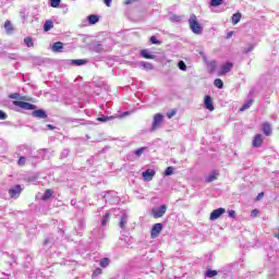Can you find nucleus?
I'll use <instances>...</instances> for the list:
<instances>
[{
  "instance_id": "nucleus-1",
  "label": "nucleus",
  "mask_w": 279,
  "mask_h": 279,
  "mask_svg": "<svg viewBox=\"0 0 279 279\" xmlns=\"http://www.w3.org/2000/svg\"><path fill=\"white\" fill-rule=\"evenodd\" d=\"M190 29L193 32V34H202V24L197 22V16L195 14H192L189 20Z\"/></svg>"
},
{
  "instance_id": "nucleus-2",
  "label": "nucleus",
  "mask_w": 279,
  "mask_h": 279,
  "mask_svg": "<svg viewBox=\"0 0 279 279\" xmlns=\"http://www.w3.org/2000/svg\"><path fill=\"white\" fill-rule=\"evenodd\" d=\"M13 106H16L17 108H22V110H36L35 105H32L29 102H25L23 100H14Z\"/></svg>"
},
{
  "instance_id": "nucleus-3",
  "label": "nucleus",
  "mask_w": 279,
  "mask_h": 279,
  "mask_svg": "<svg viewBox=\"0 0 279 279\" xmlns=\"http://www.w3.org/2000/svg\"><path fill=\"white\" fill-rule=\"evenodd\" d=\"M165 121V117L162 113H156L153 118V125H151V131H156L157 128H160L162 125V122Z\"/></svg>"
},
{
  "instance_id": "nucleus-4",
  "label": "nucleus",
  "mask_w": 279,
  "mask_h": 279,
  "mask_svg": "<svg viewBox=\"0 0 279 279\" xmlns=\"http://www.w3.org/2000/svg\"><path fill=\"white\" fill-rule=\"evenodd\" d=\"M21 193H23V187L19 184L9 190V195L12 199H19V197H21Z\"/></svg>"
},
{
  "instance_id": "nucleus-5",
  "label": "nucleus",
  "mask_w": 279,
  "mask_h": 279,
  "mask_svg": "<svg viewBox=\"0 0 279 279\" xmlns=\"http://www.w3.org/2000/svg\"><path fill=\"white\" fill-rule=\"evenodd\" d=\"M151 213L155 219H160V217H165V214L167 213V207L165 205H161L159 208H153Z\"/></svg>"
},
{
  "instance_id": "nucleus-6",
  "label": "nucleus",
  "mask_w": 279,
  "mask_h": 279,
  "mask_svg": "<svg viewBox=\"0 0 279 279\" xmlns=\"http://www.w3.org/2000/svg\"><path fill=\"white\" fill-rule=\"evenodd\" d=\"M160 232H162V223H155L150 231L151 239H157V236H160Z\"/></svg>"
},
{
  "instance_id": "nucleus-7",
  "label": "nucleus",
  "mask_w": 279,
  "mask_h": 279,
  "mask_svg": "<svg viewBox=\"0 0 279 279\" xmlns=\"http://www.w3.org/2000/svg\"><path fill=\"white\" fill-rule=\"evenodd\" d=\"M225 214H226V208L220 207L210 213L209 219L210 221H216V219H219V217H221V215H225Z\"/></svg>"
},
{
  "instance_id": "nucleus-8",
  "label": "nucleus",
  "mask_w": 279,
  "mask_h": 279,
  "mask_svg": "<svg viewBox=\"0 0 279 279\" xmlns=\"http://www.w3.org/2000/svg\"><path fill=\"white\" fill-rule=\"evenodd\" d=\"M234 66V63L227 62L221 65L220 71L218 72V75H226V73H230Z\"/></svg>"
},
{
  "instance_id": "nucleus-9",
  "label": "nucleus",
  "mask_w": 279,
  "mask_h": 279,
  "mask_svg": "<svg viewBox=\"0 0 279 279\" xmlns=\"http://www.w3.org/2000/svg\"><path fill=\"white\" fill-rule=\"evenodd\" d=\"M145 182H151L154 180V175H156V170L147 169L142 173Z\"/></svg>"
},
{
  "instance_id": "nucleus-10",
  "label": "nucleus",
  "mask_w": 279,
  "mask_h": 279,
  "mask_svg": "<svg viewBox=\"0 0 279 279\" xmlns=\"http://www.w3.org/2000/svg\"><path fill=\"white\" fill-rule=\"evenodd\" d=\"M262 132L265 136H271L274 130L271 129V123L265 122L262 124Z\"/></svg>"
},
{
  "instance_id": "nucleus-11",
  "label": "nucleus",
  "mask_w": 279,
  "mask_h": 279,
  "mask_svg": "<svg viewBox=\"0 0 279 279\" xmlns=\"http://www.w3.org/2000/svg\"><path fill=\"white\" fill-rule=\"evenodd\" d=\"M205 108L206 110H209V112H213L215 110V105L213 104V97L205 96Z\"/></svg>"
},
{
  "instance_id": "nucleus-12",
  "label": "nucleus",
  "mask_w": 279,
  "mask_h": 279,
  "mask_svg": "<svg viewBox=\"0 0 279 279\" xmlns=\"http://www.w3.org/2000/svg\"><path fill=\"white\" fill-rule=\"evenodd\" d=\"M263 135L262 134H256L254 137H253V141H252V147H260L263 145Z\"/></svg>"
},
{
  "instance_id": "nucleus-13",
  "label": "nucleus",
  "mask_w": 279,
  "mask_h": 279,
  "mask_svg": "<svg viewBox=\"0 0 279 279\" xmlns=\"http://www.w3.org/2000/svg\"><path fill=\"white\" fill-rule=\"evenodd\" d=\"M9 97H10V99H19V101H32L31 98L21 96V94H19V93L10 94Z\"/></svg>"
},
{
  "instance_id": "nucleus-14",
  "label": "nucleus",
  "mask_w": 279,
  "mask_h": 279,
  "mask_svg": "<svg viewBox=\"0 0 279 279\" xmlns=\"http://www.w3.org/2000/svg\"><path fill=\"white\" fill-rule=\"evenodd\" d=\"M33 117L37 119H47V112H45L43 109H38L33 111Z\"/></svg>"
},
{
  "instance_id": "nucleus-15",
  "label": "nucleus",
  "mask_w": 279,
  "mask_h": 279,
  "mask_svg": "<svg viewBox=\"0 0 279 279\" xmlns=\"http://www.w3.org/2000/svg\"><path fill=\"white\" fill-rule=\"evenodd\" d=\"M217 178H219V170H214L213 173L209 174L208 178L206 179V182L207 183L215 182Z\"/></svg>"
},
{
  "instance_id": "nucleus-16",
  "label": "nucleus",
  "mask_w": 279,
  "mask_h": 279,
  "mask_svg": "<svg viewBox=\"0 0 279 279\" xmlns=\"http://www.w3.org/2000/svg\"><path fill=\"white\" fill-rule=\"evenodd\" d=\"M128 226V214H123V216L120 219L119 227L123 230Z\"/></svg>"
},
{
  "instance_id": "nucleus-17",
  "label": "nucleus",
  "mask_w": 279,
  "mask_h": 279,
  "mask_svg": "<svg viewBox=\"0 0 279 279\" xmlns=\"http://www.w3.org/2000/svg\"><path fill=\"white\" fill-rule=\"evenodd\" d=\"M87 21L89 23V25H95L96 23H99V15H88Z\"/></svg>"
},
{
  "instance_id": "nucleus-18",
  "label": "nucleus",
  "mask_w": 279,
  "mask_h": 279,
  "mask_svg": "<svg viewBox=\"0 0 279 279\" xmlns=\"http://www.w3.org/2000/svg\"><path fill=\"white\" fill-rule=\"evenodd\" d=\"M51 195H53V190L47 189V190L45 191V193H44L41 199H43L44 202H47L48 199L51 198Z\"/></svg>"
},
{
  "instance_id": "nucleus-19",
  "label": "nucleus",
  "mask_w": 279,
  "mask_h": 279,
  "mask_svg": "<svg viewBox=\"0 0 279 279\" xmlns=\"http://www.w3.org/2000/svg\"><path fill=\"white\" fill-rule=\"evenodd\" d=\"M50 29H53V21L48 20L44 24V32H50Z\"/></svg>"
},
{
  "instance_id": "nucleus-20",
  "label": "nucleus",
  "mask_w": 279,
  "mask_h": 279,
  "mask_svg": "<svg viewBox=\"0 0 279 279\" xmlns=\"http://www.w3.org/2000/svg\"><path fill=\"white\" fill-rule=\"evenodd\" d=\"M113 119H117V117H114V116H111V117L102 116L100 118H97V121H100L101 123H106L108 121H113Z\"/></svg>"
},
{
  "instance_id": "nucleus-21",
  "label": "nucleus",
  "mask_w": 279,
  "mask_h": 279,
  "mask_svg": "<svg viewBox=\"0 0 279 279\" xmlns=\"http://www.w3.org/2000/svg\"><path fill=\"white\" fill-rule=\"evenodd\" d=\"M64 48V44L62 41H57L52 45V51L57 52L60 51V49Z\"/></svg>"
},
{
  "instance_id": "nucleus-22",
  "label": "nucleus",
  "mask_w": 279,
  "mask_h": 279,
  "mask_svg": "<svg viewBox=\"0 0 279 279\" xmlns=\"http://www.w3.org/2000/svg\"><path fill=\"white\" fill-rule=\"evenodd\" d=\"M252 104H254V100H248L247 102H245L241 108H240V112H245V110L252 108Z\"/></svg>"
},
{
  "instance_id": "nucleus-23",
  "label": "nucleus",
  "mask_w": 279,
  "mask_h": 279,
  "mask_svg": "<svg viewBox=\"0 0 279 279\" xmlns=\"http://www.w3.org/2000/svg\"><path fill=\"white\" fill-rule=\"evenodd\" d=\"M241 13H234L231 17L233 25H236L241 22Z\"/></svg>"
},
{
  "instance_id": "nucleus-24",
  "label": "nucleus",
  "mask_w": 279,
  "mask_h": 279,
  "mask_svg": "<svg viewBox=\"0 0 279 279\" xmlns=\"http://www.w3.org/2000/svg\"><path fill=\"white\" fill-rule=\"evenodd\" d=\"M141 56H143L146 60H154V56L149 54L148 50H142Z\"/></svg>"
},
{
  "instance_id": "nucleus-25",
  "label": "nucleus",
  "mask_w": 279,
  "mask_h": 279,
  "mask_svg": "<svg viewBox=\"0 0 279 279\" xmlns=\"http://www.w3.org/2000/svg\"><path fill=\"white\" fill-rule=\"evenodd\" d=\"M108 265H110V258L105 257L100 260V267H102V269H106V267H108Z\"/></svg>"
},
{
  "instance_id": "nucleus-26",
  "label": "nucleus",
  "mask_w": 279,
  "mask_h": 279,
  "mask_svg": "<svg viewBox=\"0 0 279 279\" xmlns=\"http://www.w3.org/2000/svg\"><path fill=\"white\" fill-rule=\"evenodd\" d=\"M4 29H7V32H9V33L14 32V27H12V22L5 21L4 22Z\"/></svg>"
},
{
  "instance_id": "nucleus-27",
  "label": "nucleus",
  "mask_w": 279,
  "mask_h": 279,
  "mask_svg": "<svg viewBox=\"0 0 279 279\" xmlns=\"http://www.w3.org/2000/svg\"><path fill=\"white\" fill-rule=\"evenodd\" d=\"M221 3H223V0H210L209 5L211 8H217V7L221 5Z\"/></svg>"
},
{
  "instance_id": "nucleus-28",
  "label": "nucleus",
  "mask_w": 279,
  "mask_h": 279,
  "mask_svg": "<svg viewBox=\"0 0 279 279\" xmlns=\"http://www.w3.org/2000/svg\"><path fill=\"white\" fill-rule=\"evenodd\" d=\"M72 64H75V66H82L83 64H86V60L84 59L72 60Z\"/></svg>"
},
{
  "instance_id": "nucleus-29",
  "label": "nucleus",
  "mask_w": 279,
  "mask_h": 279,
  "mask_svg": "<svg viewBox=\"0 0 279 279\" xmlns=\"http://www.w3.org/2000/svg\"><path fill=\"white\" fill-rule=\"evenodd\" d=\"M26 47H34V39L32 37L24 38Z\"/></svg>"
},
{
  "instance_id": "nucleus-30",
  "label": "nucleus",
  "mask_w": 279,
  "mask_h": 279,
  "mask_svg": "<svg viewBox=\"0 0 279 279\" xmlns=\"http://www.w3.org/2000/svg\"><path fill=\"white\" fill-rule=\"evenodd\" d=\"M214 86H216V88H223V81H221V78H216L214 81Z\"/></svg>"
},
{
  "instance_id": "nucleus-31",
  "label": "nucleus",
  "mask_w": 279,
  "mask_h": 279,
  "mask_svg": "<svg viewBox=\"0 0 279 279\" xmlns=\"http://www.w3.org/2000/svg\"><path fill=\"white\" fill-rule=\"evenodd\" d=\"M217 270H213V269H209L206 271V277L207 278H215V276H217Z\"/></svg>"
},
{
  "instance_id": "nucleus-32",
  "label": "nucleus",
  "mask_w": 279,
  "mask_h": 279,
  "mask_svg": "<svg viewBox=\"0 0 279 279\" xmlns=\"http://www.w3.org/2000/svg\"><path fill=\"white\" fill-rule=\"evenodd\" d=\"M108 221H110V214L107 213L102 217L101 226H106V223H108Z\"/></svg>"
},
{
  "instance_id": "nucleus-33",
  "label": "nucleus",
  "mask_w": 279,
  "mask_h": 279,
  "mask_svg": "<svg viewBox=\"0 0 279 279\" xmlns=\"http://www.w3.org/2000/svg\"><path fill=\"white\" fill-rule=\"evenodd\" d=\"M62 0H50L51 8H60V2Z\"/></svg>"
},
{
  "instance_id": "nucleus-34",
  "label": "nucleus",
  "mask_w": 279,
  "mask_h": 279,
  "mask_svg": "<svg viewBox=\"0 0 279 279\" xmlns=\"http://www.w3.org/2000/svg\"><path fill=\"white\" fill-rule=\"evenodd\" d=\"M94 51H96L97 53H100V51H104V46H101V44H96L94 46Z\"/></svg>"
},
{
  "instance_id": "nucleus-35",
  "label": "nucleus",
  "mask_w": 279,
  "mask_h": 279,
  "mask_svg": "<svg viewBox=\"0 0 279 279\" xmlns=\"http://www.w3.org/2000/svg\"><path fill=\"white\" fill-rule=\"evenodd\" d=\"M151 45H162V41L156 39V36L150 37Z\"/></svg>"
},
{
  "instance_id": "nucleus-36",
  "label": "nucleus",
  "mask_w": 279,
  "mask_h": 279,
  "mask_svg": "<svg viewBox=\"0 0 279 279\" xmlns=\"http://www.w3.org/2000/svg\"><path fill=\"white\" fill-rule=\"evenodd\" d=\"M25 162H26V159L23 156L20 157L19 160H17L19 167H25Z\"/></svg>"
},
{
  "instance_id": "nucleus-37",
  "label": "nucleus",
  "mask_w": 279,
  "mask_h": 279,
  "mask_svg": "<svg viewBox=\"0 0 279 279\" xmlns=\"http://www.w3.org/2000/svg\"><path fill=\"white\" fill-rule=\"evenodd\" d=\"M178 113V110L172 109L170 112L167 113L168 119H173L175 114Z\"/></svg>"
},
{
  "instance_id": "nucleus-38",
  "label": "nucleus",
  "mask_w": 279,
  "mask_h": 279,
  "mask_svg": "<svg viewBox=\"0 0 279 279\" xmlns=\"http://www.w3.org/2000/svg\"><path fill=\"white\" fill-rule=\"evenodd\" d=\"M178 66L181 71H186V63L184 61H179Z\"/></svg>"
},
{
  "instance_id": "nucleus-39",
  "label": "nucleus",
  "mask_w": 279,
  "mask_h": 279,
  "mask_svg": "<svg viewBox=\"0 0 279 279\" xmlns=\"http://www.w3.org/2000/svg\"><path fill=\"white\" fill-rule=\"evenodd\" d=\"M163 175H173V167H168L166 169Z\"/></svg>"
},
{
  "instance_id": "nucleus-40",
  "label": "nucleus",
  "mask_w": 279,
  "mask_h": 279,
  "mask_svg": "<svg viewBox=\"0 0 279 279\" xmlns=\"http://www.w3.org/2000/svg\"><path fill=\"white\" fill-rule=\"evenodd\" d=\"M208 65L211 71H215V69H217V61H209Z\"/></svg>"
},
{
  "instance_id": "nucleus-41",
  "label": "nucleus",
  "mask_w": 279,
  "mask_h": 279,
  "mask_svg": "<svg viewBox=\"0 0 279 279\" xmlns=\"http://www.w3.org/2000/svg\"><path fill=\"white\" fill-rule=\"evenodd\" d=\"M5 119H8V114H5V112L0 110V121H5Z\"/></svg>"
},
{
  "instance_id": "nucleus-42",
  "label": "nucleus",
  "mask_w": 279,
  "mask_h": 279,
  "mask_svg": "<svg viewBox=\"0 0 279 279\" xmlns=\"http://www.w3.org/2000/svg\"><path fill=\"white\" fill-rule=\"evenodd\" d=\"M104 271L101 270V268H96L93 272V276H101Z\"/></svg>"
},
{
  "instance_id": "nucleus-43",
  "label": "nucleus",
  "mask_w": 279,
  "mask_h": 279,
  "mask_svg": "<svg viewBox=\"0 0 279 279\" xmlns=\"http://www.w3.org/2000/svg\"><path fill=\"white\" fill-rule=\"evenodd\" d=\"M143 151H145V147H141L137 150H135V155L143 156Z\"/></svg>"
},
{
  "instance_id": "nucleus-44",
  "label": "nucleus",
  "mask_w": 279,
  "mask_h": 279,
  "mask_svg": "<svg viewBox=\"0 0 279 279\" xmlns=\"http://www.w3.org/2000/svg\"><path fill=\"white\" fill-rule=\"evenodd\" d=\"M250 51H254V46H250L243 49V53H250Z\"/></svg>"
},
{
  "instance_id": "nucleus-45",
  "label": "nucleus",
  "mask_w": 279,
  "mask_h": 279,
  "mask_svg": "<svg viewBox=\"0 0 279 279\" xmlns=\"http://www.w3.org/2000/svg\"><path fill=\"white\" fill-rule=\"evenodd\" d=\"M263 197H265V193L260 192L259 194H257L256 196V202H260V199H263Z\"/></svg>"
},
{
  "instance_id": "nucleus-46",
  "label": "nucleus",
  "mask_w": 279,
  "mask_h": 279,
  "mask_svg": "<svg viewBox=\"0 0 279 279\" xmlns=\"http://www.w3.org/2000/svg\"><path fill=\"white\" fill-rule=\"evenodd\" d=\"M258 209H253L252 211H251V216L252 217H258Z\"/></svg>"
},
{
  "instance_id": "nucleus-47",
  "label": "nucleus",
  "mask_w": 279,
  "mask_h": 279,
  "mask_svg": "<svg viewBox=\"0 0 279 279\" xmlns=\"http://www.w3.org/2000/svg\"><path fill=\"white\" fill-rule=\"evenodd\" d=\"M105 5H107V8H110V5H112V0H102Z\"/></svg>"
},
{
  "instance_id": "nucleus-48",
  "label": "nucleus",
  "mask_w": 279,
  "mask_h": 279,
  "mask_svg": "<svg viewBox=\"0 0 279 279\" xmlns=\"http://www.w3.org/2000/svg\"><path fill=\"white\" fill-rule=\"evenodd\" d=\"M229 217H231L232 219H234V217H236V211L230 210V211H229Z\"/></svg>"
},
{
  "instance_id": "nucleus-49",
  "label": "nucleus",
  "mask_w": 279,
  "mask_h": 279,
  "mask_svg": "<svg viewBox=\"0 0 279 279\" xmlns=\"http://www.w3.org/2000/svg\"><path fill=\"white\" fill-rule=\"evenodd\" d=\"M134 1H138V0H125L124 4L130 5V4L134 3Z\"/></svg>"
},
{
  "instance_id": "nucleus-50",
  "label": "nucleus",
  "mask_w": 279,
  "mask_h": 279,
  "mask_svg": "<svg viewBox=\"0 0 279 279\" xmlns=\"http://www.w3.org/2000/svg\"><path fill=\"white\" fill-rule=\"evenodd\" d=\"M144 66L146 68V69H151V63H144Z\"/></svg>"
},
{
  "instance_id": "nucleus-51",
  "label": "nucleus",
  "mask_w": 279,
  "mask_h": 279,
  "mask_svg": "<svg viewBox=\"0 0 279 279\" xmlns=\"http://www.w3.org/2000/svg\"><path fill=\"white\" fill-rule=\"evenodd\" d=\"M48 130H54L53 125L47 124Z\"/></svg>"
},
{
  "instance_id": "nucleus-52",
  "label": "nucleus",
  "mask_w": 279,
  "mask_h": 279,
  "mask_svg": "<svg viewBox=\"0 0 279 279\" xmlns=\"http://www.w3.org/2000/svg\"><path fill=\"white\" fill-rule=\"evenodd\" d=\"M232 34H233V33H232V32H230V33L228 34V38H230V36H232Z\"/></svg>"
},
{
  "instance_id": "nucleus-53",
  "label": "nucleus",
  "mask_w": 279,
  "mask_h": 279,
  "mask_svg": "<svg viewBox=\"0 0 279 279\" xmlns=\"http://www.w3.org/2000/svg\"><path fill=\"white\" fill-rule=\"evenodd\" d=\"M122 116H123V117H125V116H128V113H126V112H124Z\"/></svg>"
}]
</instances>
